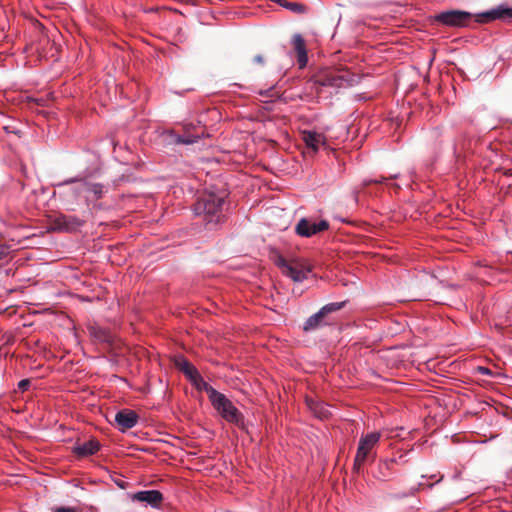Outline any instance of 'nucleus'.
Returning <instances> with one entry per match:
<instances>
[{"instance_id":"5","label":"nucleus","mask_w":512,"mask_h":512,"mask_svg":"<svg viewBox=\"0 0 512 512\" xmlns=\"http://www.w3.org/2000/svg\"><path fill=\"white\" fill-rule=\"evenodd\" d=\"M345 302H334L324 305L317 313L310 316L303 325L305 332L314 331L328 324V317L331 313L341 310Z\"/></svg>"},{"instance_id":"21","label":"nucleus","mask_w":512,"mask_h":512,"mask_svg":"<svg viewBox=\"0 0 512 512\" xmlns=\"http://www.w3.org/2000/svg\"><path fill=\"white\" fill-rule=\"evenodd\" d=\"M90 334L98 341L103 343H112L113 335L105 329L99 327H92L90 329Z\"/></svg>"},{"instance_id":"13","label":"nucleus","mask_w":512,"mask_h":512,"mask_svg":"<svg viewBox=\"0 0 512 512\" xmlns=\"http://www.w3.org/2000/svg\"><path fill=\"white\" fill-rule=\"evenodd\" d=\"M106 192L104 185L100 183H90L80 181L79 184L73 188V193L75 195H80L82 193H92L95 199H101Z\"/></svg>"},{"instance_id":"6","label":"nucleus","mask_w":512,"mask_h":512,"mask_svg":"<svg viewBox=\"0 0 512 512\" xmlns=\"http://www.w3.org/2000/svg\"><path fill=\"white\" fill-rule=\"evenodd\" d=\"M318 82L322 86L346 87L355 82V75L347 69H335L321 75Z\"/></svg>"},{"instance_id":"2","label":"nucleus","mask_w":512,"mask_h":512,"mask_svg":"<svg viewBox=\"0 0 512 512\" xmlns=\"http://www.w3.org/2000/svg\"><path fill=\"white\" fill-rule=\"evenodd\" d=\"M380 437V432H372L360 438L354 459V472L359 474L365 462L369 459H374L373 449L378 444Z\"/></svg>"},{"instance_id":"23","label":"nucleus","mask_w":512,"mask_h":512,"mask_svg":"<svg viewBox=\"0 0 512 512\" xmlns=\"http://www.w3.org/2000/svg\"><path fill=\"white\" fill-rule=\"evenodd\" d=\"M394 462L393 461H383L379 464V472H380V476H378V478L382 479V480H386V478L389 476L387 473H383V469H389L390 466L393 464Z\"/></svg>"},{"instance_id":"29","label":"nucleus","mask_w":512,"mask_h":512,"mask_svg":"<svg viewBox=\"0 0 512 512\" xmlns=\"http://www.w3.org/2000/svg\"><path fill=\"white\" fill-rule=\"evenodd\" d=\"M478 371H479V373H481L483 375H491L492 374V372L489 368L482 367V366L478 367Z\"/></svg>"},{"instance_id":"3","label":"nucleus","mask_w":512,"mask_h":512,"mask_svg":"<svg viewBox=\"0 0 512 512\" xmlns=\"http://www.w3.org/2000/svg\"><path fill=\"white\" fill-rule=\"evenodd\" d=\"M211 403L226 421L237 425L239 428H244V417L242 413L224 394H219Z\"/></svg>"},{"instance_id":"30","label":"nucleus","mask_w":512,"mask_h":512,"mask_svg":"<svg viewBox=\"0 0 512 512\" xmlns=\"http://www.w3.org/2000/svg\"><path fill=\"white\" fill-rule=\"evenodd\" d=\"M4 130L7 132V133H14V134H18V131L15 130L14 128H12L11 126H4Z\"/></svg>"},{"instance_id":"25","label":"nucleus","mask_w":512,"mask_h":512,"mask_svg":"<svg viewBox=\"0 0 512 512\" xmlns=\"http://www.w3.org/2000/svg\"><path fill=\"white\" fill-rule=\"evenodd\" d=\"M52 512H78L74 507H53Z\"/></svg>"},{"instance_id":"22","label":"nucleus","mask_w":512,"mask_h":512,"mask_svg":"<svg viewBox=\"0 0 512 512\" xmlns=\"http://www.w3.org/2000/svg\"><path fill=\"white\" fill-rule=\"evenodd\" d=\"M198 136H179L175 137V142L177 144H193L197 142Z\"/></svg>"},{"instance_id":"27","label":"nucleus","mask_w":512,"mask_h":512,"mask_svg":"<svg viewBox=\"0 0 512 512\" xmlns=\"http://www.w3.org/2000/svg\"><path fill=\"white\" fill-rule=\"evenodd\" d=\"M30 386V380L29 379H23L18 383V388L22 391H25Z\"/></svg>"},{"instance_id":"18","label":"nucleus","mask_w":512,"mask_h":512,"mask_svg":"<svg viewBox=\"0 0 512 512\" xmlns=\"http://www.w3.org/2000/svg\"><path fill=\"white\" fill-rule=\"evenodd\" d=\"M100 449V444L96 439H90L73 448V452L79 457H86L95 454Z\"/></svg>"},{"instance_id":"15","label":"nucleus","mask_w":512,"mask_h":512,"mask_svg":"<svg viewBox=\"0 0 512 512\" xmlns=\"http://www.w3.org/2000/svg\"><path fill=\"white\" fill-rule=\"evenodd\" d=\"M175 367L180 370L190 381L191 383L195 378L198 377V370L196 367L190 363L185 357L178 356L174 359Z\"/></svg>"},{"instance_id":"28","label":"nucleus","mask_w":512,"mask_h":512,"mask_svg":"<svg viewBox=\"0 0 512 512\" xmlns=\"http://www.w3.org/2000/svg\"><path fill=\"white\" fill-rule=\"evenodd\" d=\"M253 62L257 65L263 66L265 64V59L262 54H258L253 58Z\"/></svg>"},{"instance_id":"7","label":"nucleus","mask_w":512,"mask_h":512,"mask_svg":"<svg viewBox=\"0 0 512 512\" xmlns=\"http://www.w3.org/2000/svg\"><path fill=\"white\" fill-rule=\"evenodd\" d=\"M84 221L73 215L58 214L50 218L49 231L73 232L83 226Z\"/></svg>"},{"instance_id":"26","label":"nucleus","mask_w":512,"mask_h":512,"mask_svg":"<svg viewBox=\"0 0 512 512\" xmlns=\"http://www.w3.org/2000/svg\"><path fill=\"white\" fill-rule=\"evenodd\" d=\"M9 255V248L4 245L3 243H0V260H3L7 258Z\"/></svg>"},{"instance_id":"11","label":"nucleus","mask_w":512,"mask_h":512,"mask_svg":"<svg viewBox=\"0 0 512 512\" xmlns=\"http://www.w3.org/2000/svg\"><path fill=\"white\" fill-rule=\"evenodd\" d=\"M138 415L135 411L123 409L116 413L115 422L121 431H126L134 427L138 422Z\"/></svg>"},{"instance_id":"1","label":"nucleus","mask_w":512,"mask_h":512,"mask_svg":"<svg viewBox=\"0 0 512 512\" xmlns=\"http://www.w3.org/2000/svg\"><path fill=\"white\" fill-rule=\"evenodd\" d=\"M226 194L224 192H204L195 204L193 211L195 216L200 217L206 225L216 226L224 221L223 206Z\"/></svg>"},{"instance_id":"9","label":"nucleus","mask_w":512,"mask_h":512,"mask_svg":"<svg viewBox=\"0 0 512 512\" xmlns=\"http://www.w3.org/2000/svg\"><path fill=\"white\" fill-rule=\"evenodd\" d=\"M476 21L479 23H489L495 20H502L506 22L512 21V8L504 5H499L489 11L476 14Z\"/></svg>"},{"instance_id":"8","label":"nucleus","mask_w":512,"mask_h":512,"mask_svg":"<svg viewBox=\"0 0 512 512\" xmlns=\"http://www.w3.org/2000/svg\"><path fill=\"white\" fill-rule=\"evenodd\" d=\"M472 14L465 11L451 10L439 13L435 16V20L446 26L460 27L467 25Z\"/></svg>"},{"instance_id":"32","label":"nucleus","mask_w":512,"mask_h":512,"mask_svg":"<svg viewBox=\"0 0 512 512\" xmlns=\"http://www.w3.org/2000/svg\"><path fill=\"white\" fill-rule=\"evenodd\" d=\"M269 91H265L264 94L267 95ZM260 94H263V92H260Z\"/></svg>"},{"instance_id":"14","label":"nucleus","mask_w":512,"mask_h":512,"mask_svg":"<svg viewBox=\"0 0 512 512\" xmlns=\"http://www.w3.org/2000/svg\"><path fill=\"white\" fill-rule=\"evenodd\" d=\"M292 45L297 54L299 68H304L308 62L305 40L300 34H295L292 37Z\"/></svg>"},{"instance_id":"20","label":"nucleus","mask_w":512,"mask_h":512,"mask_svg":"<svg viewBox=\"0 0 512 512\" xmlns=\"http://www.w3.org/2000/svg\"><path fill=\"white\" fill-rule=\"evenodd\" d=\"M192 384L197 388V389H200V390H204L207 394H208V397H209V400L212 402L213 399H215L219 394H221L220 392H218L217 390H215L211 385H209L203 378L200 374H198V377L195 378L192 382Z\"/></svg>"},{"instance_id":"16","label":"nucleus","mask_w":512,"mask_h":512,"mask_svg":"<svg viewBox=\"0 0 512 512\" xmlns=\"http://www.w3.org/2000/svg\"><path fill=\"white\" fill-rule=\"evenodd\" d=\"M435 280L433 277L425 275L424 279L418 281L414 288L416 289L417 293L412 295L411 300H424L426 299L430 294V286L432 283H434Z\"/></svg>"},{"instance_id":"31","label":"nucleus","mask_w":512,"mask_h":512,"mask_svg":"<svg viewBox=\"0 0 512 512\" xmlns=\"http://www.w3.org/2000/svg\"><path fill=\"white\" fill-rule=\"evenodd\" d=\"M76 181H77L76 179H68V180H65L64 182H62V183L58 184V186L71 184V183H74V182H76Z\"/></svg>"},{"instance_id":"17","label":"nucleus","mask_w":512,"mask_h":512,"mask_svg":"<svg viewBox=\"0 0 512 512\" xmlns=\"http://www.w3.org/2000/svg\"><path fill=\"white\" fill-rule=\"evenodd\" d=\"M302 139L308 149H311L313 153L319 150V147L325 143L324 136L317 132L304 131Z\"/></svg>"},{"instance_id":"24","label":"nucleus","mask_w":512,"mask_h":512,"mask_svg":"<svg viewBox=\"0 0 512 512\" xmlns=\"http://www.w3.org/2000/svg\"><path fill=\"white\" fill-rule=\"evenodd\" d=\"M395 178H397V175H393V176L389 177V179H395ZM387 180H388V178L381 176V177L376 178L374 180L365 181L364 184L365 185H369L371 183H384Z\"/></svg>"},{"instance_id":"12","label":"nucleus","mask_w":512,"mask_h":512,"mask_svg":"<svg viewBox=\"0 0 512 512\" xmlns=\"http://www.w3.org/2000/svg\"><path fill=\"white\" fill-rule=\"evenodd\" d=\"M133 501L146 502L152 507H159L163 502V494L158 490H144L134 493L131 496Z\"/></svg>"},{"instance_id":"19","label":"nucleus","mask_w":512,"mask_h":512,"mask_svg":"<svg viewBox=\"0 0 512 512\" xmlns=\"http://www.w3.org/2000/svg\"><path fill=\"white\" fill-rule=\"evenodd\" d=\"M306 403L315 417L319 419H326L331 415L329 408L324 403L315 401L310 398L306 399Z\"/></svg>"},{"instance_id":"4","label":"nucleus","mask_w":512,"mask_h":512,"mask_svg":"<svg viewBox=\"0 0 512 512\" xmlns=\"http://www.w3.org/2000/svg\"><path fill=\"white\" fill-rule=\"evenodd\" d=\"M275 264L281 269L282 273L290 277L295 282H301L308 277L311 272L309 265L300 260L287 261L282 255H277Z\"/></svg>"},{"instance_id":"10","label":"nucleus","mask_w":512,"mask_h":512,"mask_svg":"<svg viewBox=\"0 0 512 512\" xmlns=\"http://www.w3.org/2000/svg\"><path fill=\"white\" fill-rule=\"evenodd\" d=\"M328 228L329 223L326 220H321L320 222L316 223L307 218H302L297 223L295 231L299 236L311 237L319 232L327 230Z\"/></svg>"}]
</instances>
